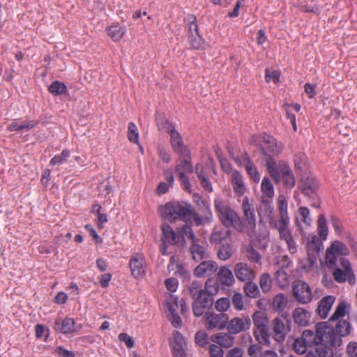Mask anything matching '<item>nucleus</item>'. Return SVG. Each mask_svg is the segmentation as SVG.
<instances>
[{
  "label": "nucleus",
  "instance_id": "20e7f679",
  "mask_svg": "<svg viewBox=\"0 0 357 357\" xmlns=\"http://www.w3.org/2000/svg\"><path fill=\"white\" fill-rule=\"evenodd\" d=\"M214 208L222 225L227 229L234 227L238 231H243L244 225L237 213L220 199L214 200Z\"/></svg>",
  "mask_w": 357,
  "mask_h": 357
},
{
  "label": "nucleus",
  "instance_id": "f257e3e1",
  "mask_svg": "<svg viewBox=\"0 0 357 357\" xmlns=\"http://www.w3.org/2000/svg\"><path fill=\"white\" fill-rule=\"evenodd\" d=\"M333 333L332 329L327 326V323L320 321L315 325V332L312 330H305L301 338L310 347L309 351L304 357H326L331 350V344H335L334 337L327 335Z\"/></svg>",
  "mask_w": 357,
  "mask_h": 357
},
{
  "label": "nucleus",
  "instance_id": "58836bf2",
  "mask_svg": "<svg viewBox=\"0 0 357 357\" xmlns=\"http://www.w3.org/2000/svg\"><path fill=\"white\" fill-rule=\"evenodd\" d=\"M261 198L272 199L274 196V188L271 180L265 176L261 182Z\"/></svg>",
  "mask_w": 357,
  "mask_h": 357
},
{
  "label": "nucleus",
  "instance_id": "3c124183",
  "mask_svg": "<svg viewBox=\"0 0 357 357\" xmlns=\"http://www.w3.org/2000/svg\"><path fill=\"white\" fill-rule=\"evenodd\" d=\"M347 305L344 302L340 303L335 309V312L330 317L328 321L334 322L344 317L346 314Z\"/></svg>",
  "mask_w": 357,
  "mask_h": 357
},
{
  "label": "nucleus",
  "instance_id": "9b49d317",
  "mask_svg": "<svg viewBox=\"0 0 357 357\" xmlns=\"http://www.w3.org/2000/svg\"><path fill=\"white\" fill-rule=\"evenodd\" d=\"M291 293L297 302L308 303L312 299V294L309 285L299 280H296L291 285Z\"/></svg>",
  "mask_w": 357,
  "mask_h": 357
},
{
  "label": "nucleus",
  "instance_id": "473e14b6",
  "mask_svg": "<svg viewBox=\"0 0 357 357\" xmlns=\"http://www.w3.org/2000/svg\"><path fill=\"white\" fill-rule=\"evenodd\" d=\"M243 161L244 162V166L248 174L250 176L253 181L255 183L259 182L260 180V174L250 160L248 153H245L243 156Z\"/></svg>",
  "mask_w": 357,
  "mask_h": 357
},
{
  "label": "nucleus",
  "instance_id": "ddd939ff",
  "mask_svg": "<svg viewBox=\"0 0 357 357\" xmlns=\"http://www.w3.org/2000/svg\"><path fill=\"white\" fill-rule=\"evenodd\" d=\"M266 167L268 174L275 181L289 175L290 172L287 162L280 161L277 165L274 158L267 160Z\"/></svg>",
  "mask_w": 357,
  "mask_h": 357
},
{
  "label": "nucleus",
  "instance_id": "393cba45",
  "mask_svg": "<svg viewBox=\"0 0 357 357\" xmlns=\"http://www.w3.org/2000/svg\"><path fill=\"white\" fill-rule=\"evenodd\" d=\"M335 301L333 296H324L319 302L317 308V312L321 319H325Z\"/></svg>",
  "mask_w": 357,
  "mask_h": 357
},
{
  "label": "nucleus",
  "instance_id": "79ce46f5",
  "mask_svg": "<svg viewBox=\"0 0 357 357\" xmlns=\"http://www.w3.org/2000/svg\"><path fill=\"white\" fill-rule=\"evenodd\" d=\"M317 231L318 234L320 237L319 238L321 241L326 239L328 236V227L326 223V219L324 214L321 213L319 215L317 220Z\"/></svg>",
  "mask_w": 357,
  "mask_h": 357
},
{
  "label": "nucleus",
  "instance_id": "7ed1b4c3",
  "mask_svg": "<svg viewBox=\"0 0 357 357\" xmlns=\"http://www.w3.org/2000/svg\"><path fill=\"white\" fill-rule=\"evenodd\" d=\"M187 289L192 300V309L195 317L202 316L206 311L212 307L214 298L206 289L203 288V284L201 281L193 280Z\"/></svg>",
  "mask_w": 357,
  "mask_h": 357
},
{
  "label": "nucleus",
  "instance_id": "4d7b16f0",
  "mask_svg": "<svg viewBox=\"0 0 357 357\" xmlns=\"http://www.w3.org/2000/svg\"><path fill=\"white\" fill-rule=\"evenodd\" d=\"M298 213L300 217L302 218V221L307 226L311 224V218H310V211L305 206H301L299 208Z\"/></svg>",
  "mask_w": 357,
  "mask_h": 357
},
{
  "label": "nucleus",
  "instance_id": "f8f14e48",
  "mask_svg": "<svg viewBox=\"0 0 357 357\" xmlns=\"http://www.w3.org/2000/svg\"><path fill=\"white\" fill-rule=\"evenodd\" d=\"M204 314L206 321V328L208 331L214 328L223 330L229 322V316L225 313L215 314L206 311Z\"/></svg>",
  "mask_w": 357,
  "mask_h": 357
},
{
  "label": "nucleus",
  "instance_id": "6e6552de",
  "mask_svg": "<svg viewBox=\"0 0 357 357\" xmlns=\"http://www.w3.org/2000/svg\"><path fill=\"white\" fill-rule=\"evenodd\" d=\"M349 254L347 246L340 241H333L326 250V262L328 268H335L337 256H347Z\"/></svg>",
  "mask_w": 357,
  "mask_h": 357
},
{
  "label": "nucleus",
  "instance_id": "a18cd8bd",
  "mask_svg": "<svg viewBox=\"0 0 357 357\" xmlns=\"http://www.w3.org/2000/svg\"><path fill=\"white\" fill-rule=\"evenodd\" d=\"M243 289L248 297L257 298L259 296V290L257 285L251 280L245 282Z\"/></svg>",
  "mask_w": 357,
  "mask_h": 357
},
{
  "label": "nucleus",
  "instance_id": "39448f33",
  "mask_svg": "<svg viewBox=\"0 0 357 357\" xmlns=\"http://www.w3.org/2000/svg\"><path fill=\"white\" fill-rule=\"evenodd\" d=\"M278 208L280 212V218L278 220H271L270 223L274 225L281 238L287 243V248L290 250V231L288 229L289 216L287 213V201L283 195H280L277 199Z\"/></svg>",
  "mask_w": 357,
  "mask_h": 357
},
{
  "label": "nucleus",
  "instance_id": "338daca9",
  "mask_svg": "<svg viewBox=\"0 0 357 357\" xmlns=\"http://www.w3.org/2000/svg\"><path fill=\"white\" fill-rule=\"evenodd\" d=\"M244 351L242 348L236 347L229 350L226 357H243Z\"/></svg>",
  "mask_w": 357,
  "mask_h": 357
},
{
  "label": "nucleus",
  "instance_id": "ea45409f",
  "mask_svg": "<svg viewBox=\"0 0 357 357\" xmlns=\"http://www.w3.org/2000/svg\"><path fill=\"white\" fill-rule=\"evenodd\" d=\"M253 334L258 343L263 345L269 344L270 341L268 327L256 328Z\"/></svg>",
  "mask_w": 357,
  "mask_h": 357
},
{
  "label": "nucleus",
  "instance_id": "1a4fd4ad",
  "mask_svg": "<svg viewBox=\"0 0 357 357\" xmlns=\"http://www.w3.org/2000/svg\"><path fill=\"white\" fill-rule=\"evenodd\" d=\"M183 228L184 225L181 227L176 228V231H174L170 225L167 223H163L161 226L162 241H167L173 245H185L186 243V234L182 229Z\"/></svg>",
  "mask_w": 357,
  "mask_h": 357
},
{
  "label": "nucleus",
  "instance_id": "dca6fc26",
  "mask_svg": "<svg viewBox=\"0 0 357 357\" xmlns=\"http://www.w3.org/2000/svg\"><path fill=\"white\" fill-rule=\"evenodd\" d=\"M174 357H186V343L183 335L178 331L173 332V340L170 342Z\"/></svg>",
  "mask_w": 357,
  "mask_h": 357
},
{
  "label": "nucleus",
  "instance_id": "4be33fe9",
  "mask_svg": "<svg viewBox=\"0 0 357 357\" xmlns=\"http://www.w3.org/2000/svg\"><path fill=\"white\" fill-rule=\"evenodd\" d=\"M234 334L229 333H218L211 336L210 340L217 344L220 347L230 348L235 343V337Z\"/></svg>",
  "mask_w": 357,
  "mask_h": 357
},
{
  "label": "nucleus",
  "instance_id": "f704fd0d",
  "mask_svg": "<svg viewBox=\"0 0 357 357\" xmlns=\"http://www.w3.org/2000/svg\"><path fill=\"white\" fill-rule=\"evenodd\" d=\"M275 280L280 289H284L289 286L288 266H283L275 272Z\"/></svg>",
  "mask_w": 357,
  "mask_h": 357
},
{
  "label": "nucleus",
  "instance_id": "b1692460",
  "mask_svg": "<svg viewBox=\"0 0 357 357\" xmlns=\"http://www.w3.org/2000/svg\"><path fill=\"white\" fill-rule=\"evenodd\" d=\"M294 169L297 176L309 172L308 160L304 153L299 152L294 155Z\"/></svg>",
  "mask_w": 357,
  "mask_h": 357
},
{
  "label": "nucleus",
  "instance_id": "6e6d98bb",
  "mask_svg": "<svg viewBox=\"0 0 357 357\" xmlns=\"http://www.w3.org/2000/svg\"><path fill=\"white\" fill-rule=\"evenodd\" d=\"M230 301L228 298H221L215 302V308L220 313H224L229 309Z\"/></svg>",
  "mask_w": 357,
  "mask_h": 357
},
{
  "label": "nucleus",
  "instance_id": "0eeeda50",
  "mask_svg": "<svg viewBox=\"0 0 357 357\" xmlns=\"http://www.w3.org/2000/svg\"><path fill=\"white\" fill-rule=\"evenodd\" d=\"M327 326L332 329L333 333H327L331 338L334 337L335 344H331L332 348H337L342 344V337L347 336L351 331V325L349 321L344 319L337 320L335 327L331 325V322L326 321Z\"/></svg>",
  "mask_w": 357,
  "mask_h": 357
},
{
  "label": "nucleus",
  "instance_id": "0e129e2a",
  "mask_svg": "<svg viewBox=\"0 0 357 357\" xmlns=\"http://www.w3.org/2000/svg\"><path fill=\"white\" fill-rule=\"evenodd\" d=\"M333 278L337 282H344L347 280V271L337 268L334 270Z\"/></svg>",
  "mask_w": 357,
  "mask_h": 357
},
{
  "label": "nucleus",
  "instance_id": "a19ab883",
  "mask_svg": "<svg viewBox=\"0 0 357 357\" xmlns=\"http://www.w3.org/2000/svg\"><path fill=\"white\" fill-rule=\"evenodd\" d=\"M252 320L256 328L268 327V319L265 312L256 311L252 314Z\"/></svg>",
  "mask_w": 357,
  "mask_h": 357
},
{
  "label": "nucleus",
  "instance_id": "a211bd4d",
  "mask_svg": "<svg viewBox=\"0 0 357 357\" xmlns=\"http://www.w3.org/2000/svg\"><path fill=\"white\" fill-rule=\"evenodd\" d=\"M144 262L145 259L142 254L136 253L131 257L129 261V266L132 275L135 278L142 277L144 275Z\"/></svg>",
  "mask_w": 357,
  "mask_h": 357
},
{
  "label": "nucleus",
  "instance_id": "c85d7f7f",
  "mask_svg": "<svg viewBox=\"0 0 357 357\" xmlns=\"http://www.w3.org/2000/svg\"><path fill=\"white\" fill-rule=\"evenodd\" d=\"M242 208L244 213L245 220L247 222L248 226L251 229H253L256 226L255 215L247 197L243 199Z\"/></svg>",
  "mask_w": 357,
  "mask_h": 357
},
{
  "label": "nucleus",
  "instance_id": "a878e982",
  "mask_svg": "<svg viewBox=\"0 0 357 357\" xmlns=\"http://www.w3.org/2000/svg\"><path fill=\"white\" fill-rule=\"evenodd\" d=\"M179 162L175 166V172L177 176L181 173H192L193 166L191 162V154L178 157Z\"/></svg>",
  "mask_w": 357,
  "mask_h": 357
},
{
  "label": "nucleus",
  "instance_id": "774afa93",
  "mask_svg": "<svg viewBox=\"0 0 357 357\" xmlns=\"http://www.w3.org/2000/svg\"><path fill=\"white\" fill-rule=\"evenodd\" d=\"M347 353L349 357H357V342H350L347 346Z\"/></svg>",
  "mask_w": 357,
  "mask_h": 357
},
{
  "label": "nucleus",
  "instance_id": "412c9836",
  "mask_svg": "<svg viewBox=\"0 0 357 357\" xmlns=\"http://www.w3.org/2000/svg\"><path fill=\"white\" fill-rule=\"evenodd\" d=\"M54 329L63 334H70L77 331L74 319L66 317L65 319H57L54 322Z\"/></svg>",
  "mask_w": 357,
  "mask_h": 357
},
{
  "label": "nucleus",
  "instance_id": "c756f323",
  "mask_svg": "<svg viewBox=\"0 0 357 357\" xmlns=\"http://www.w3.org/2000/svg\"><path fill=\"white\" fill-rule=\"evenodd\" d=\"M231 184L235 193L241 197L243 196L245 192V187L243 184V177L241 174L234 170L231 174Z\"/></svg>",
  "mask_w": 357,
  "mask_h": 357
},
{
  "label": "nucleus",
  "instance_id": "f03ea898",
  "mask_svg": "<svg viewBox=\"0 0 357 357\" xmlns=\"http://www.w3.org/2000/svg\"><path fill=\"white\" fill-rule=\"evenodd\" d=\"M161 215L171 222L181 219L188 225H192L190 220L192 218L196 226L204 224V218L195 212L193 206L185 202H170L161 208Z\"/></svg>",
  "mask_w": 357,
  "mask_h": 357
},
{
  "label": "nucleus",
  "instance_id": "bf43d9fd",
  "mask_svg": "<svg viewBox=\"0 0 357 357\" xmlns=\"http://www.w3.org/2000/svg\"><path fill=\"white\" fill-rule=\"evenodd\" d=\"M209 356L210 357H223L224 352L220 346L212 344L209 346L208 349Z\"/></svg>",
  "mask_w": 357,
  "mask_h": 357
},
{
  "label": "nucleus",
  "instance_id": "de8ad7c7",
  "mask_svg": "<svg viewBox=\"0 0 357 357\" xmlns=\"http://www.w3.org/2000/svg\"><path fill=\"white\" fill-rule=\"evenodd\" d=\"M291 349H293L295 351V352L298 354H304L305 353L307 354L309 351L310 347L301 337L297 338L294 340Z\"/></svg>",
  "mask_w": 357,
  "mask_h": 357
},
{
  "label": "nucleus",
  "instance_id": "e2e57ef3",
  "mask_svg": "<svg viewBox=\"0 0 357 357\" xmlns=\"http://www.w3.org/2000/svg\"><path fill=\"white\" fill-rule=\"evenodd\" d=\"M261 345L259 343L250 344L247 351L248 355L250 357H257L262 351Z\"/></svg>",
  "mask_w": 357,
  "mask_h": 357
},
{
  "label": "nucleus",
  "instance_id": "69168bd1",
  "mask_svg": "<svg viewBox=\"0 0 357 357\" xmlns=\"http://www.w3.org/2000/svg\"><path fill=\"white\" fill-rule=\"evenodd\" d=\"M119 339L121 342H125L126 347L128 349L132 348L135 345V341L133 338L126 333H120L119 335Z\"/></svg>",
  "mask_w": 357,
  "mask_h": 357
},
{
  "label": "nucleus",
  "instance_id": "49530a36",
  "mask_svg": "<svg viewBox=\"0 0 357 357\" xmlns=\"http://www.w3.org/2000/svg\"><path fill=\"white\" fill-rule=\"evenodd\" d=\"M272 278L271 275L267 273H263L259 278V286L264 293H268L272 287Z\"/></svg>",
  "mask_w": 357,
  "mask_h": 357
},
{
  "label": "nucleus",
  "instance_id": "864d4df0",
  "mask_svg": "<svg viewBox=\"0 0 357 357\" xmlns=\"http://www.w3.org/2000/svg\"><path fill=\"white\" fill-rule=\"evenodd\" d=\"M70 156V151L67 149L62 151L59 155H54L50 162L51 165H61L66 162L68 158Z\"/></svg>",
  "mask_w": 357,
  "mask_h": 357
},
{
  "label": "nucleus",
  "instance_id": "bb28decb",
  "mask_svg": "<svg viewBox=\"0 0 357 357\" xmlns=\"http://www.w3.org/2000/svg\"><path fill=\"white\" fill-rule=\"evenodd\" d=\"M172 303H167L168 310L170 312V317L169 320L175 328L181 326L182 321L178 313L176 312V308L178 307V298L171 296Z\"/></svg>",
  "mask_w": 357,
  "mask_h": 357
},
{
  "label": "nucleus",
  "instance_id": "4c0bfd02",
  "mask_svg": "<svg viewBox=\"0 0 357 357\" xmlns=\"http://www.w3.org/2000/svg\"><path fill=\"white\" fill-rule=\"evenodd\" d=\"M301 192L307 197H308L311 201V206L314 208H319L321 205V200L319 199L317 195L318 189H311L310 188H298Z\"/></svg>",
  "mask_w": 357,
  "mask_h": 357
},
{
  "label": "nucleus",
  "instance_id": "c9c22d12",
  "mask_svg": "<svg viewBox=\"0 0 357 357\" xmlns=\"http://www.w3.org/2000/svg\"><path fill=\"white\" fill-rule=\"evenodd\" d=\"M273 330L274 339L278 342H283L285 337V326L283 321H282L280 318L277 317L273 320Z\"/></svg>",
  "mask_w": 357,
  "mask_h": 357
},
{
  "label": "nucleus",
  "instance_id": "603ef678",
  "mask_svg": "<svg viewBox=\"0 0 357 357\" xmlns=\"http://www.w3.org/2000/svg\"><path fill=\"white\" fill-rule=\"evenodd\" d=\"M128 138L130 142L139 144V132L137 128L132 122L128 123Z\"/></svg>",
  "mask_w": 357,
  "mask_h": 357
},
{
  "label": "nucleus",
  "instance_id": "8fccbe9b",
  "mask_svg": "<svg viewBox=\"0 0 357 357\" xmlns=\"http://www.w3.org/2000/svg\"><path fill=\"white\" fill-rule=\"evenodd\" d=\"M232 255V246L229 243L222 244L218 251V257L221 260H227Z\"/></svg>",
  "mask_w": 357,
  "mask_h": 357
},
{
  "label": "nucleus",
  "instance_id": "f3484780",
  "mask_svg": "<svg viewBox=\"0 0 357 357\" xmlns=\"http://www.w3.org/2000/svg\"><path fill=\"white\" fill-rule=\"evenodd\" d=\"M188 40L189 44L193 49H204V40L200 34L198 24H189Z\"/></svg>",
  "mask_w": 357,
  "mask_h": 357
},
{
  "label": "nucleus",
  "instance_id": "e433bc0d",
  "mask_svg": "<svg viewBox=\"0 0 357 357\" xmlns=\"http://www.w3.org/2000/svg\"><path fill=\"white\" fill-rule=\"evenodd\" d=\"M108 36L114 40L119 41L123 36L126 29L119 24H113L107 29Z\"/></svg>",
  "mask_w": 357,
  "mask_h": 357
},
{
  "label": "nucleus",
  "instance_id": "aec40b11",
  "mask_svg": "<svg viewBox=\"0 0 357 357\" xmlns=\"http://www.w3.org/2000/svg\"><path fill=\"white\" fill-rule=\"evenodd\" d=\"M170 144L173 151L178 155V157L191 154L179 132H174L170 137Z\"/></svg>",
  "mask_w": 357,
  "mask_h": 357
},
{
  "label": "nucleus",
  "instance_id": "5701e85b",
  "mask_svg": "<svg viewBox=\"0 0 357 357\" xmlns=\"http://www.w3.org/2000/svg\"><path fill=\"white\" fill-rule=\"evenodd\" d=\"M234 273L241 281H249L255 278L254 271L245 263L240 262L236 264Z\"/></svg>",
  "mask_w": 357,
  "mask_h": 357
},
{
  "label": "nucleus",
  "instance_id": "72a5a7b5",
  "mask_svg": "<svg viewBox=\"0 0 357 357\" xmlns=\"http://www.w3.org/2000/svg\"><path fill=\"white\" fill-rule=\"evenodd\" d=\"M217 276L218 280L222 285L230 286L235 280L232 271L225 266H222L220 268Z\"/></svg>",
  "mask_w": 357,
  "mask_h": 357
},
{
  "label": "nucleus",
  "instance_id": "680f3d73",
  "mask_svg": "<svg viewBox=\"0 0 357 357\" xmlns=\"http://www.w3.org/2000/svg\"><path fill=\"white\" fill-rule=\"evenodd\" d=\"M261 209L264 208L265 213L270 215L273 212V207L271 205V199L261 198Z\"/></svg>",
  "mask_w": 357,
  "mask_h": 357
},
{
  "label": "nucleus",
  "instance_id": "37998d69",
  "mask_svg": "<svg viewBox=\"0 0 357 357\" xmlns=\"http://www.w3.org/2000/svg\"><path fill=\"white\" fill-rule=\"evenodd\" d=\"M287 298L282 294H277L273 299V307L275 311L282 312L287 306Z\"/></svg>",
  "mask_w": 357,
  "mask_h": 357
},
{
  "label": "nucleus",
  "instance_id": "09e8293b",
  "mask_svg": "<svg viewBox=\"0 0 357 357\" xmlns=\"http://www.w3.org/2000/svg\"><path fill=\"white\" fill-rule=\"evenodd\" d=\"M48 91L54 96H59L64 94L66 92L67 89L66 86L63 82L54 81L49 86Z\"/></svg>",
  "mask_w": 357,
  "mask_h": 357
},
{
  "label": "nucleus",
  "instance_id": "7c9ffc66",
  "mask_svg": "<svg viewBox=\"0 0 357 357\" xmlns=\"http://www.w3.org/2000/svg\"><path fill=\"white\" fill-rule=\"evenodd\" d=\"M296 324L298 326H305L310 323V314L306 310L298 307L292 313Z\"/></svg>",
  "mask_w": 357,
  "mask_h": 357
},
{
  "label": "nucleus",
  "instance_id": "6ab92c4d",
  "mask_svg": "<svg viewBox=\"0 0 357 357\" xmlns=\"http://www.w3.org/2000/svg\"><path fill=\"white\" fill-rule=\"evenodd\" d=\"M218 264L215 261L207 260L201 262L193 271L196 277H208L213 275L218 269Z\"/></svg>",
  "mask_w": 357,
  "mask_h": 357
},
{
  "label": "nucleus",
  "instance_id": "2f4dec72",
  "mask_svg": "<svg viewBox=\"0 0 357 357\" xmlns=\"http://www.w3.org/2000/svg\"><path fill=\"white\" fill-rule=\"evenodd\" d=\"M300 176V182L298 184V188H310L311 189H319V182L313 176L310 172L307 174H302Z\"/></svg>",
  "mask_w": 357,
  "mask_h": 357
},
{
  "label": "nucleus",
  "instance_id": "052dcab7",
  "mask_svg": "<svg viewBox=\"0 0 357 357\" xmlns=\"http://www.w3.org/2000/svg\"><path fill=\"white\" fill-rule=\"evenodd\" d=\"M266 81L270 82L273 81L274 83H277L280 79V73L277 70L271 71L268 68H266Z\"/></svg>",
  "mask_w": 357,
  "mask_h": 357
},
{
  "label": "nucleus",
  "instance_id": "c03bdc74",
  "mask_svg": "<svg viewBox=\"0 0 357 357\" xmlns=\"http://www.w3.org/2000/svg\"><path fill=\"white\" fill-rule=\"evenodd\" d=\"M220 284L218 279L211 278L206 280L204 285H203V288L206 289L211 294V296L213 297L219 291Z\"/></svg>",
  "mask_w": 357,
  "mask_h": 357
},
{
  "label": "nucleus",
  "instance_id": "cd10ccee",
  "mask_svg": "<svg viewBox=\"0 0 357 357\" xmlns=\"http://www.w3.org/2000/svg\"><path fill=\"white\" fill-rule=\"evenodd\" d=\"M231 235V232L229 229L225 228L219 230L215 229L211 235L210 241L212 244L222 245L227 239L230 238Z\"/></svg>",
  "mask_w": 357,
  "mask_h": 357
},
{
  "label": "nucleus",
  "instance_id": "9d476101",
  "mask_svg": "<svg viewBox=\"0 0 357 357\" xmlns=\"http://www.w3.org/2000/svg\"><path fill=\"white\" fill-rule=\"evenodd\" d=\"M182 229L186 234V236L192 241L190 252L192 255V259L197 262L208 259L209 257L208 254L206 252L204 247L198 243L199 239L196 238L192 229H191V225H184V228Z\"/></svg>",
  "mask_w": 357,
  "mask_h": 357
},
{
  "label": "nucleus",
  "instance_id": "423d86ee",
  "mask_svg": "<svg viewBox=\"0 0 357 357\" xmlns=\"http://www.w3.org/2000/svg\"><path fill=\"white\" fill-rule=\"evenodd\" d=\"M322 249L323 243L317 236L313 235L312 239L308 240L306 243L307 257L300 260V268L305 272L310 271L316 264Z\"/></svg>",
  "mask_w": 357,
  "mask_h": 357
},
{
  "label": "nucleus",
  "instance_id": "4468645a",
  "mask_svg": "<svg viewBox=\"0 0 357 357\" xmlns=\"http://www.w3.org/2000/svg\"><path fill=\"white\" fill-rule=\"evenodd\" d=\"M261 153L266 158V161L280 152V148L278 146L276 139L269 135H265L262 143L260 144Z\"/></svg>",
  "mask_w": 357,
  "mask_h": 357
},
{
  "label": "nucleus",
  "instance_id": "5fc2aeb1",
  "mask_svg": "<svg viewBox=\"0 0 357 357\" xmlns=\"http://www.w3.org/2000/svg\"><path fill=\"white\" fill-rule=\"evenodd\" d=\"M195 340L199 346L206 347L208 344V335L204 331H199L195 335Z\"/></svg>",
  "mask_w": 357,
  "mask_h": 357
},
{
  "label": "nucleus",
  "instance_id": "2eb2a0df",
  "mask_svg": "<svg viewBox=\"0 0 357 357\" xmlns=\"http://www.w3.org/2000/svg\"><path fill=\"white\" fill-rule=\"evenodd\" d=\"M227 325L228 332L235 335L250 329L251 326V319L248 316L234 317L229 321Z\"/></svg>",
  "mask_w": 357,
  "mask_h": 357
},
{
  "label": "nucleus",
  "instance_id": "13d9d810",
  "mask_svg": "<svg viewBox=\"0 0 357 357\" xmlns=\"http://www.w3.org/2000/svg\"><path fill=\"white\" fill-rule=\"evenodd\" d=\"M231 301L236 310H242L243 309V296L241 293L236 292L232 296Z\"/></svg>",
  "mask_w": 357,
  "mask_h": 357
}]
</instances>
